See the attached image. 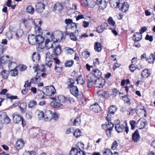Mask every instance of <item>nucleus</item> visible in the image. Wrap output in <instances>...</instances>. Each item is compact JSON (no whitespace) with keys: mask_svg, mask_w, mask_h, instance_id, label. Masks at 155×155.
Instances as JSON below:
<instances>
[{"mask_svg":"<svg viewBox=\"0 0 155 155\" xmlns=\"http://www.w3.org/2000/svg\"><path fill=\"white\" fill-rule=\"evenodd\" d=\"M28 40L30 44L31 45H35L36 43L38 44L39 47L42 46L44 43V39L42 36L35 35L34 34H30L28 37Z\"/></svg>","mask_w":155,"mask_h":155,"instance_id":"f257e3e1","label":"nucleus"},{"mask_svg":"<svg viewBox=\"0 0 155 155\" xmlns=\"http://www.w3.org/2000/svg\"><path fill=\"white\" fill-rule=\"evenodd\" d=\"M40 80V76L39 75H36L35 78H32L30 82L28 81H25L24 87H30L31 86V83L37 84Z\"/></svg>","mask_w":155,"mask_h":155,"instance_id":"f03ea898","label":"nucleus"},{"mask_svg":"<svg viewBox=\"0 0 155 155\" xmlns=\"http://www.w3.org/2000/svg\"><path fill=\"white\" fill-rule=\"evenodd\" d=\"M13 121L15 123H18L21 121V124H23V118L20 115L19 113L17 112H14L12 115Z\"/></svg>","mask_w":155,"mask_h":155,"instance_id":"7ed1b4c3","label":"nucleus"},{"mask_svg":"<svg viewBox=\"0 0 155 155\" xmlns=\"http://www.w3.org/2000/svg\"><path fill=\"white\" fill-rule=\"evenodd\" d=\"M57 44L56 41H54L53 42L51 41H50L49 39H47L45 41V43L44 44V45H42L41 46L39 47L41 48H44V47H46L47 48L49 49L50 48L53 47V45L54 46L56 44ZM42 44V45H43Z\"/></svg>","mask_w":155,"mask_h":155,"instance_id":"20e7f679","label":"nucleus"},{"mask_svg":"<svg viewBox=\"0 0 155 155\" xmlns=\"http://www.w3.org/2000/svg\"><path fill=\"white\" fill-rule=\"evenodd\" d=\"M52 51L53 54L51 56L53 57L54 55L57 56L59 55L61 52L62 49L61 46L58 45L56 44Z\"/></svg>","mask_w":155,"mask_h":155,"instance_id":"39448f33","label":"nucleus"},{"mask_svg":"<svg viewBox=\"0 0 155 155\" xmlns=\"http://www.w3.org/2000/svg\"><path fill=\"white\" fill-rule=\"evenodd\" d=\"M109 115L108 114L107 117L108 122L105 124H103L102 125V128L104 129H108L110 130H112L114 127V124L111 122H109Z\"/></svg>","mask_w":155,"mask_h":155,"instance_id":"423d86ee","label":"nucleus"},{"mask_svg":"<svg viewBox=\"0 0 155 155\" xmlns=\"http://www.w3.org/2000/svg\"><path fill=\"white\" fill-rule=\"evenodd\" d=\"M52 113L51 110H47L44 112V119L46 121H50L52 119Z\"/></svg>","mask_w":155,"mask_h":155,"instance_id":"0eeeda50","label":"nucleus"},{"mask_svg":"<svg viewBox=\"0 0 155 155\" xmlns=\"http://www.w3.org/2000/svg\"><path fill=\"white\" fill-rule=\"evenodd\" d=\"M146 123L147 121L145 119H140L136 124V126L139 127V129H143L145 127Z\"/></svg>","mask_w":155,"mask_h":155,"instance_id":"6e6552de","label":"nucleus"},{"mask_svg":"<svg viewBox=\"0 0 155 155\" xmlns=\"http://www.w3.org/2000/svg\"><path fill=\"white\" fill-rule=\"evenodd\" d=\"M51 99H53L54 101L51 103V106L55 108H58L63 106V104L61 103L57 102L56 97H51Z\"/></svg>","mask_w":155,"mask_h":155,"instance_id":"1a4fd4ad","label":"nucleus"},{"mask_svg":"<svg viewBox=\"0 0 155 155\" xmlns=\"http://www.w3.org/2000/svg\"><path fill=\"white\" fill-rule=\"evenodd\" d=\"M45 8V5L42 3H38L36 5L35 10L38 12H42Z\"/></svg>","mask_w":155,"mask_h":155,"instance_id":"9d476101","label":"nucleus"},{"mask_svg":"<svg viewBox=\"0 0 155 155\" xmlns=\"http://www.w3.org/2000/svg\"><path fill=\"white\" fill-rule=\"evenodd\" d=\"M56 90L55 88H48L46 89L45 94L49 96H54L56 94Z\"/></svg>","mask_w":155,"mask_h":155,"instance_id":"9b49d317","label":"nucleus"},{"mask_svg":"<svg viewBox=\"0 0 155 155\" xmlns=\"http://www.w3.org/2000/svg\"><path fill=\"white\" fill-rule=\"evenodd\" d=\"M51 54L49 53H47L46 56V63L45 65L49 68L52 66V62L50 59L51 58Z\"/></svg>","mask_w":155,"mask_h":155,"instance_id":"f8f14e48","label":"nucleus"},{"mask_svg":"<svg viewBox=\"0 0 155 155\" xmlns=\"http://www.w3.org/2000/svg\"><path fill=\"white\" fill-rule=\"evenodd\" d=\"M129 7L128 3L126 2H124L123 3H121L120 5L119 9L122 12H125L127 11Z\"/></svg>","mask_w":155,"mask_h":155,"instance_id":"ddd939ff","label":"nucleus"},{"mask_svg":"<svg viewBox=\"0 0 155 155\" xmlns=\"http://www.w3.org/2000/svg\"><path fill=\"white\" fill-rule=\"evenodd\" d=\"M109 3L112 8H116L117 7L120 8L121 3L120 2L119 0H110Z\"/></svg>","mask_w":155,"mask_h":155,"instance_id":"4468645a","label":"nucleus"},{"mask_svg":"<svg viewBox=\"0 0 155 155\" xmlns=\"http://www.w3.org/2000/svg\"><path fill=\"white\" fill-rule=\"evenodd\" d=\"M96 4L99 5L100 8L104 9L107 6V3L104 0H97Z\"/></svg>","mask_w":155,"mask_h":155,"instance_id":"2eb2a0df","label":"nucleus"},{"mask_svg":"<svg viewBox=\"0 0 155 155\" xmlns=\"http://www.w3.org/2000/svg\"><path fill=\"white\" fill-rule=\"evenodd\" d=\"M91 73L97 79H99L101 77L102 73L98 69L93 70Z\"/></svg>","mask_w":155,"mask_h":155,"instance_id":"dca6fc26","label":"nucleus"},{"mask_svg":"<svg viewBox=\"0 0 155 155\" xmlns=\"http://www.w3.org/2000/svg\"><path fill=\"white\" fill-rule=\"evenodd\" d=\"M90 108L92 110L95 112H98L101 110V108L97 103H95L91 105Z\"/></svg>","mask_w":155,"mask_h":155,"instance_id":"f3484780","label":"nucleus"},{"mask_svg":"<svg viewBox=\"0 0 155 155\" xmlns=\"http://www.w3.org/2000/svg\"><path fill=\"white\" fill-rule=\"evenodd\" d=\"M132 138L133 140L135 142L139 141L140 138L139 131L136 130L133 134Z\"/></svg>","mask_w":155,"mask_h":155,"instance_id":"a211bd4d","label":"nucleus"},{"mask_svg":"<svg viewBox=\"0 0 155 155\" xmlns=\"http://www.w3.org/2000/svg\"><path fill=\"white\" fill-rule=\"evenodd\" d=\"M88 78V84L87 87H89L90 84L91 83H93L94 81H96L95 78L94 76L92 75L91 73L89 74L87 76Z\"/></svg>","mask_w":155,"mask_h":155,"instance_id":"6ab92c4d","label":"nucleus"},{"mask_svg":"<svg viewBox=\"0 0 155 155\" xmlns=\"http://www.w3.org/2000/svg\"><path fill=\"white\" fill-rule=\"evenodd\" d=\"M115 129L118 133H121L124 130V127L123 124L118 123L115 125Z\"/></svg>","mask_w":155,"mask_h":155,"instance_id":"aec40b11","label":"nucleus"},{"mask_svg":"<svg viewBox=\"0 0 155 155\" xmlns=\"http://www.w3.org/2000/svg\"><path fill=\"white\" fill-rule=\"evenodd\" d=\"M40 58V55L38 53H37L35 52L33 53L32 56V59L33 62L36 63L39 62Z\"/></svg>","mask_w":155,"mask_h":155,"instance_id":"412c9836","label":"nucleus"},{"mask_svg":"<svg viewBox=\"0 0 155 155\" xmlns=\"http://www.w3.org/2000/svg\"><path fill=\"white\" fill-rule=\"evenodd\" d=\"M54 8L55 10L61 12L64 8V7L61 3L57 2L54 5Z\"/></svg>","mask_w":155,"mask_h":155,"instance_id":"4be33fe9","label":"nucleus"},{"mask_svg":"<svg viewBox=\"0 0 155 155\" xmlns=\"http://www.w3.org/2000/svg\"><path fill=\"white\" fill-rule=\"evenodd\" d=\"M24 143L22 140L21 139L18 140L16 143V147L18 150L22 149L23 147Z\"/></svg>","mask_w":155,"mask_h":155,"instance_id":"5701e85b","label":"nucleus"},{"mask_svg":"<svg viewBox=\"0 0 155 155\" xmlns=\"http://www.w3.org/2000/svg\"><path fill=\"white\" fill-rule=\"evenodd\" d=\"M38 64H35L34 66L33 67V69L34 70L35 72H36L38 71H41V72H44L45 71V66L44 65H42L41 66V68H38Z\"/></svg>","mask_w":155,"mask_h":155,"instance_id":"b1692460","label":"nucleus"},{"mask_svg":"<svg viewBox=\"0 0 155 155\" xmlns=\"http://www.w3.org/2000/svg\"><path fill=\"white\" fill-rule=\"evenodd\" d=\"M94 49L96 51H101L102 49L101 44L98 42H95L94 45Z\"/></svg>","mask_w":155,"mask_h":155,"instance_id":"393cba45","label":"nucleus"},{"mask_svg":"<svg viewBox=\"0 0 155 155\" xmlns=\"http://www.w3.org/2000/svg\"><path fill=\"white\" fill-rule=\"evenodd\" d=\"M133 38L134 41H138L142 38V35H140V33L136 32L134 34Z\"/></svg>","mask_w":155,"mask_h":155,"instance_id":"a878e982","label":"nucleus"},{"mask_svg":"<svg viewBox=\"0 0 155 155\" xmlns=\"http://www.w3.org/2000/svg\"><path fill=\"white\" fill-rule=\"evenodd\" d=\"M35 113L37 114V118L39 120H40L44 119V112L41 111L37 110Z\"/></svg>","mask_w":155,"mask_h":155,"instance_id":"bb28decb","label":"nucleus"},{"mask_svg":"<svg viewBox=\"0 0 155 155\" xmlns=\"http://www.w3.org/2000/svg\"><path fill=\"white\" fill-rule=\"evenodd\" d=\"M76 149L78 151L83 150L84 148V144L81 142L78 143L76 145Z\"/></svg>","mask_w":155,"mask_h":155,"instance_id":"cd10ccee","label":"nucleus"},{"mask_svg":"<svg viewBox=\"0 0 155 155\" xmlns=\"http://www.w3.org/2000/svg\"><path fill=\"white\" fill-rule=\"evenodd\" d=\"M70 91L71 94L75 97L78 96L79 90L78 88H70Z\"/></svg>","mask_w":155,"mask_h":155,"instance_id":"c85d7f7f","label":"nucleus"},{"mask_svg":"<svg viewBox=\"0 0 155 155\" xmlns=\"http://www.w3.org/2000/svg\"><path fill=\"white\" fill-rule=\"evenodd\" d=\"M150 73L149 70L146 69L143 71L141 75L144 78H147L150 76Z\"/></svg>","mask_w":155,"mask_h":155,"instance_id":"c756f323","label":"nucleus"},{"mask_svg":"<svg viewBox=\"0 0 155 155\" xmlns=\"http://www.w3.org/2000/svg\"><path fill=\"white\" fill-rule=\"evenodd\" d=\"M58 101L61 103H64L68 100L67 97L63 95H59L57 97Z\"/></svg>","mask_w":155,"mask_h":155,"instance_id":"7c9ffc66","label":"nucleus"},{"mask_svg":"<svg viewBox=\"0 0 155 155\" xmlns=\"http://www.w3.org/2000/svg\"><path fill=\"white\" fill-rule=\"evenodd\" d=\"M17 64L14 62H11L8 64V67L9 71L17 69Z\"/></svg>","mask_w":155,"mask_h":155,"instance_id":"2f4dec72","label":"nucleus"},{"mask_svg":"<svg viewBox=\"0 0 155 155\" xmlns=\"http://www.w3.org/2000/svg\"><path fill=\"white\" fill-rule=\"evenodd\" d=\"M35 31L37 35L41 36L43 35L42 30L40 27H35Z\"/></svg>","mask_w":155,"mask_h":155,"instance_id":"473e14b6","label":"nucleus"},{"mask_svg":"<svg viewBox=\"0 0 155 155\" xmlns=\"http://www.w3.org/2000/svg\"><path fill=\"white\" fill-rule=\"evenodd\" d=\"M155 60V56L152 54H151L148 58H147L146 60L148 61L149 63H153Z\"/></svg>","mask_w":155,"mask_h":155,"instance_id":"72a5a7b5","label":"nucleus"},{"mask_svg":"<svg viewBox=\"0 0 155 155\" xmlns=\"http://www.w3.org/2000/svg\"><path fill=\"white\" fill-rule=\"evenodd\" d=\"M120 96L122 97L124 101L126 103H127L128 105H130V101L129 98L126 95L124 96H121V93H119Z\"/></svg>","mask_w":155,"mask_h":155,"instance_id":"f704fd0d","label":"nucleus"},{"mask_svg":"<svg viewBox=\"0 0 155 155\" xmlns=\"http://www.w3.org/2000/svg\"><path fill=\"white\" fill-rule=\"evenodd\" d=\"M37 105V102L34 100H32L30 101L28 105L29 108H34Z\"/></svg>","mask_w":155,"mask_h":155,"instance_id":"c9c22d12","label":"nucleus"},{"mask_svg":"<svg viewBox=\"0 0 155 155\" xmlns=\"http://www.w3.org/2000/svg\"><path fill=\"white\" fill-rule=\"evenodd\" d=\"M21 111L22 113L25 112L26 110V104L25 103L21 104L19 106Z\"/></svg>","mask_w":155,"mask_h":155,"instance_id":"e433bc0d","label":"nucleus"},{"mask_svg":"<svg viewBox=\"0 0 155 155\" xmlns=\"http://www.w3.org/2000/svg\"><path fill=\"white\" fill-rule=\"evenodd\" d=\"M27 12L31 14H33L34 12V8L31 5L28 6L26 8Z\"/></svg>","mask_w":155,"mask_h":155,"instance_id":"4c0bfd02","label":"nucleus"},{"mask_svg":"<svg viewBox=\"0 0 155 155\" xmlns=\"http://www.w3.org/2000/svg\"><path fill=\"white\" fill-rule=\"evenodd\" d=\"M117 110V108L115 106L112 105L110 107L109 112L112 114H114Z\"/></svg>","mask_w":155,"mask_h":155,"instance_id":"58836bf2","label":"nucleus"},{"mask_svg":"<svg viewBox=\"0 0 155 155\" xmlns=\"http://www.w3.org/2000/svg\"><path fill=\"white\" fill-rule=\"evenodd\" d=\"M34 22L35 27H40L42 23V21L39 19L35 20Z\"/></svg>","mask_w":155,"mask_h":155,"instance_id":"ea45409f","label":"nucleus"},{"mask_svg":"<svg viewBox=\"0 0 155 155\" xmlns=\"http://www.w3.org/2000/svg\"><path fill=\"white\" fill-rule=\"evenodd\" d=\"M63 67L60 64L59 65H55L54 69L55 71L58 73H61Z\"/></svg>","mask_w":155,"mask_h":155,"instance_id":"a19ab883","label":"nucleus"},{"mask_svg":"<svg viewBox=\"0 0 155 155\" xmlns=\"http://www.w3.org/2000/svg\"><path fill=\"white\" fill-rule=\"evenodd\" d=\"M73 135L76 138H78L81 136V132L79 129H76L74 131Z\"/></svg>","mask_w":155,"mask_h":155,"instance_id":"79ce46f5","label":"nucleus"},{"mask_svg":"<svg viewBox=\"0 0 155 155\" xmlns=\"http://www.w3.org/2000/svg\"><path fill=\"white\" fill-rule=\"evenodd\" d=\"M97 94L100 96L105 97L107 96V92L103 90H100L97 92Z\"/></svg>","mask_w":155,"mask_h":155,"instance_id":"37998d69","label":"nucleus"},{"mask_svg":"<svg viewBox=\"0 0 155 155\" xmlns=\"http://www.w3.org/2000/svg\"><path fill=\"white\" fill-rule=\"evenodd\" d=\"M77 81L78 84L83 85L84 83V81L81 76H80L77 79Z\"/></svg>","mask_w":155,"mask_h":155,"instance_id":"c03bdc74","label":"nucleus"},{"mask_svg":"<svg viewBox=\"0 0 155 155\" xmlns=\"http://www.w3.org/2000/svg\"><path fill=\"white\" fill-rule=\"evenodd\" d=\"M81 122V120L80 117H77L74 120L73 124L75 126H78L80 124Z\"/></svg>","mask_w":155,"mask_h":155,"instance_id":"a18cd8bd","label":"nucleus"},{"mask_svg":"<svg viewBox=\"0 0 155 155\" xmlns=\"http://www.w3.org/2000/svg\"><path fill=\"white\" fill-rule=\"evenodd\" d=\"M75 81L74 79H70L69 82L68 83L69 87H77V86H74L73 84L74 83Z\"/></svg>","mask_w":155,"mask_h":155,"instance_id":"49530a36","label":"nucleus"},{"mask_svg":"<svg viewBox=\"0 0 155 155\" xmlns=\"http://www.w3.org/2000/svg\"><path fill=\"white\" fill-rule=\"evenodd\" d=\"M74 63V61L72 60H69L66 61L65 63L64 64L65 67H71L73 65V64Z\"/></svg>","mask_w":155,"mask_h":155,"instance_id":"de8ad7c7","label":"nucleus"},{"mask_svg":"<svg viewBox=\"0 0 155 155\" xmlns=\"http://www.w3.org/2000/svg\"><path fill=\"white\" fill-rule=\"evenodd\" d=\"M104 155H112V153L110 149H105L103 151Z\"/></svg>","mask_w":155,"mask_h":155,"instance_id":"09e8293b","label":"nucleus"},{"mask_svg":"<svg viewBox=\"0 0 155 155\" xmlns=\"http://www.w3.org/2000/svg\"><path fill=\"white\" fill-rule=\"evenodd\" d=\"M78 151L75 147H72L70 152V155H77Z\"/></svg>","mask_w":155,"mask_h":155,"instance_id":"8fccbe9b","label":"nucleus"},{"mask_svg":"<svg viewBox=\"0 0 155 155\" xmlns=\"http://www.w3.org/2000/svg\"><path fill=\"white\" fill-rule=\"evenodd\" d=\"M70 37L72 40L74 41H76L78 40L76 35L74 33L71 32L70 34Z\"/></svg>","mask_w":155,"mask_h":155,"instance_id":"3c124183","label":"nucleus"},{"mask_svg":"<svg viewBox=\"0 0 155 155\" xmlns=\"http://www.w3.org/2000/svg\"><path fill=\"white\" fill-rule=\"evenodd\" d=\"M10 73L11 75L13 76H15L17 75L18 71L17 69L10 70Z\"/></svg>","mask_w":155,"mask_h":155,"instance_id":"603ef678","label":"nucleus"},{"mask_svg":"<svg viewBox=\"0 0 155 155\" xmlns=\"http://www.w3.org/2000/svg\"><path fill=\"white\" fill-rule=\"evenodd\" d=\"M108 22L111 25L114 26L115 24V22L114 21L111 17H110L108 20Z\"/></svg>","mask_w":155,"mask_h":155,"instance_id":"864d4df0","label":"nucleus"},{"mask_svg":"<svg viewBox=\"0 0 155 155\" xmlns=\"http://www.w3.org/2000/svg\"><path fill=\"white\" fill-rule=\"evenodd\" d=\"M118 146L117 142L116 140L114 141L112 143L111 149L113 150H115L117 148Z\"/></svg>","mask_w":155,"mask_h":155,"instance_id":"5fc2aeb1","label":"nucleus"},{"mask_svg":"<svg viewBox=\"0 0 155 155\" xmlns=\"http://www.w3.org/2000/svg\"><path fill=\"white\" fill-rule=\"evenodd\" d=\"M35 152L33 151H25V152L23 155H35Z\"/></svg>","mask_w":155,"mask_h":155,"instance_id":"6e6d98bb","label":"nucleus"},{"mask_svg":"<svg viewBox=\"0 0 155 155\" xmlns=\"http://www.w3.org/2000/svg\"><path fill=\"white\" fill-rule=\"evenodd\" d=\"M130 124L131 127V129L133 130L134 129L136 125V123L135 121L134 120H131L130 122Z\"/></svg>","mask_w":155,"mask_h":155,"instance_id":"4d7b16f0","label":"nucleus"},{"mask_svg":"<svg viewBox=\"0 0 155 155\" xmlns=\"http://www.w3.org/2000/svg\"><path fill=\"white\" fill-rule=\"evenodd\" d=\"M23 32L21 30H17L15 33V35L18 37H21L23 35Z\"/></svg>","mask_w":155,"mask_h":155,"instance_id":"13d9d810","label":"nucleus"},{"mask_svg":"<svg viewBox=\"0 0 155 155\" xmlns=\"http://www.w3.org/2000/svg\"><path fill=\"white\" fill-rule=\"evenodd\" d=\"M129 68L130 71L132 72H133L137 68L134 64H131L129 66Z\"/></svg>","mask_w":155,"mask_h":155,"instance_id":"bf43d9fd","label":"nucleus"},{"mask_svg":"<svg viewBox=\"0 0 155 155\" xmlns=\"http://www.w3.org/2000/svg\"><path fill=\"white\" fill-rule=\"evenodd\" d=\"M104 29L103 28L102 26L101 25L100 26H99L97 27V31L99 33H101L102 32Z\"/></svg>","mask_w":155,"mask_h":155,"instance_id":"052dcab7","label":"nucleus"},{"mask_svg":"<svg viewBox=\"0 0 155 155\" xmlns=\"http://www.w3.org/2000/svg\"><path fill=\"white\" fill-rule=\"evenodd\" d=\"M2 73V75L3 78L6 79L7 78L8 76V74L7 73H6V72L5 70H3Z\"/></svg>","mask_w":155,"mask_h":155,"instance_id":"680f3d73","label":"nucleus"},{"mask_svg":"<svg viewBox=\"0 0 155 155\" xmlns=\"http://www.w3.org/2000/svg\"><path fill=\"white\" fill-rule=\"evenodd\" d=\"M0 63L2 64H5L7 63V60L5 59L4 57H0Z\"/></svg>","mask_w":155,"mask_h":155,"instance_id":"e2e57ef3","label":"nucleus"},{"mask_svg":"<svg viewBox=\"0 0 155 155\" xmlns=\"http://www.w3.org/2000/svg\"><path fill=\"white\" fill-rule=\"evenodd\" d=\"M59 115L56 113H52V119L53 118L54 120H56L58 119L59 117Z\"/></svg>","mask_w":155,"mask_h":155,"instance_id":"0e129e2a","label":"nucleus"},{"mask_svg":"<svg viewBox=\"0 0 155 155\" xmlns=\"http://www.w3.org/2000/svg\"><path fill=\"white\" fill-rule=\"evenodd\" d=\"M90 53L88 51L84 52L83 54L82 55L83 56H84V57L87 59L88 58L90 55Z\"/></svg>","mask_w":155,"mask_h":155,"instance_id":"69168bd1","label":"nucleus"},{"mask_svg":"<svg viewBox=\"0 0 155 155\" xmlns=\"http://www.w3.org/2000/svg\"><path fill=\"white\" fill-rule=\"evenodd\" d=\"M3 117L4 121L5 123L8 124L10 123L11 120L8 117L7 115V116H6L5 117Z\"/></svg>","mask_w":155,"mask_h":155,"instance_id":"338daca9","label":"nucleus"},{"mask_svg":"<svg viewBox=\"0 0 155 155\" xmlns=\"http://www.w3.org/2000/svg\"><path fill=\"white\" fill-rule=\"evenodd\" d=\"M147 29V27L146 26L142 27L140 30V34H141L144 32Z\"/></svg>","mask_w":155,"mask_h":155,"instance_id":"774afa93","label":"nucleus"}]
</instances>
